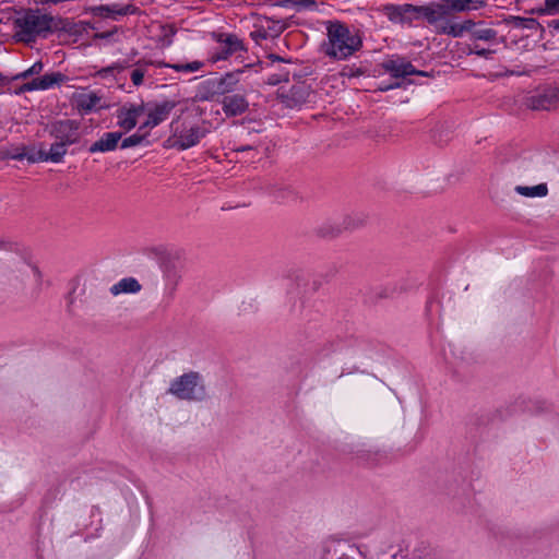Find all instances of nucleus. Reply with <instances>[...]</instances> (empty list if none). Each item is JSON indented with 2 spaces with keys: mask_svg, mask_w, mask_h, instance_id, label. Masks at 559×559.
Masks as SVG:
<instances>
[{
  "mask_svg": "<svg viewBox=\"0 0 559 559\" xmlns=\"http://www.w3.org/2000/svg\"><path fill=\"white\" fill-rule=\"evenodd\" d=\"M326 40L322 43V52L334 60H346L362 47L361 37L350 31L341 21L325 22Z\"/></svg>",
  "mask_w": 559,
  "mask_h": 559,
  "instance_id": "f257e3e1",
  "label": "nucleus"
},
{
  "mask_svg": "<svg viewBox=\"0 0 559 559\" xmlns=\"http://www.w3.org/2000/svg\"><path fill=\"white\" fill-rule=\"evenodd\" d=\"M14 38L17 41L29 44L37 37H47L58 28V25L53 16L43 14L39 10L28 9L14 20Z\"/></svg>",
  "mask_w": 559,
  "mask_h": 559,
  "instance_id": "f03ea898",
  "label": "nucleus"
},
{
  "mask_svg": "<svg viewBox=\"0 0 559 559\" xmlns=\"http://www.w3.org/2000/svg\"><path fill=\"white\" fill-rule=\"evenodd\" d=\"M168 393L180 400L202 401L206 395V390L200 374L190 371L175 379L168 389Z\"/></svg>",
  "mask_w": 559,
  "mask_h": 559,
  "instance_id": "7ed1b4c3",
  "label": "nucleus"
},
{
  "mask_svg": "<svg viewBox=\"0 0 559 559\" xmlns=\"http://www.w3.org/2000/svg\"><path fill=\"white\" fill-rule=\"evenodd\" d=\"M233 151L236 153L252 152V160L259 159L261 152L267 156L270 152L267 135L261 130L241 131L233 141Z\"/></svg>",
  "mask_w": 559,
  "mask_h": 559,
  "instance_id": "20e7f679",
  "label": "nucleus"
},
{
  "mask_svg": "<svg viewBox=\"0 0 559 559\" xmlns=\"http://www.w3.org/2000/svg\"><path fill=\"white\" fill-rule=\"evenodd\" d=\"M80 122L71 119L53 121L49 126V134L56 140L69 145L80 140Z\"/></svg>",
  "mask_w": 559,
  "mask_h": 559,
  "instance_id": "39448f33",
  "label": "nucleus"
},
{
  "mask_svg": "<svg viewBox=\"0 0 559 559\" xmlns=\"http://www.w3.org/2000/svg\"><path fill=\"white\" fill-rule=\"evenodd\" d=\"M559 104V90L547 87L526 98L525 105L533 110H550Z\"/></svg>",
  "mask_w": 559,
  "mask_h": 559,
  "instance_id": "423d86ee",
  "label": "nucleus"
},
{
  "mask_svg": "<svg viewBox=\"0 0 559 559\" xmlns=\"http://www.w3.org/2000/svg\"><path fill=\"white\" fill-rule=\"evenodd\" d=\"M209 130L201 126H193L174 134V146L180 151L197 145L207 134Z\"/></svg>",
  "mask_w": 559,
  "mask_h": 559,
  "instance_id": "0eeeda50",
  "label": "nucleus"
},
{
  "mask_svg": "<svg viewBox=\"0 0 559 559\" xmlns=\"http://www.w3.org/2000/svg\"><path fill=\"white\" fill-rule=\"evenodd\" d=\"M382 68L389 72L393 78H406L407 75H421L427 76L428 73L421 70H416L415 67L404 58H395L386 60L382 63Z\"/></svg>",
  "mask_w": 559,
  "mask_h": 559,
  "instance_id": "6e6552de",
  "label": "nucleus"
},
{
  "mask_svg": "<svg viewBox=\"0 0 559 559\" xmlns=\"http://www.w3.org/2000/svg\"><path fill=\"white\" fill-rule=\"evenodd\" d=\"M64 79H66V75H63L60 72L47 73L40 78H36V79L32 80L31 82L23 84L19 88V93H24V92H29V91H35V90H47V88L53 86L55 84L63 82Z\"/></svg>",
  "mask_w": 559,
  "mask_h": 559,
  "instance_id": "1a4fd4ad",
  "label": "nucleus"
},
{
  "mask_svg": "<svg viewBox=\"0 0 559 559\" xmlns=\"http://www.w3.org/2000/svg\"><path fill=\"white\" fill-rule=\"evenodd\" d=\"M223 111L228 117L242 115L247 111L249 103L241 94L227 95L222 100Z\"/></svg>",
  "mask_w": 559,
  "mask_h": 559,
  "instance_id": "9d476101",
  "label": "nucleus"
},
{
  "mask_svg": "<svg viewBox=\"0 0 559 559\" xmlns=\"http://www.w3.org/2000/svg\"><path fill=\"white\" fill-rule=\"evenodd\" d=\"M68 145L69 144L57 140L53 144H51L48 152H46L44 150H39L37 157L31 155L27 157V160L31 163H35L37 160H41V162L50 160L52 163H60L62 160L63 156L67 154Z\"/></svg>",
  "mask_w": 559,
  "mask_h": 559,
  "instance_id": "9b49d317",
  "label": "nucleus"
},
{
  "mask_svg": "<svg viewBox=\"0 0 559 559\" xmlns=\"http://www.w3.org/2000/svg\"><path fill=\"white\" fill-rule=\"evenodd\" d=\"M242 73V70H237L235 72H228L219 79L213 80L210 84L213 87V93L225 95L233 92L236 88V85L239 82V74Z\"/></svg>",
  "mask_w": 559,
  "mask_h": 559,
  "instance_id": "f8f14e48",
  "label": "nucleus"
},
{
  "mask_svg": "<svg viewBox=\"0 0 559 559\" xmlns=\"http://www.w3.org/2000/svg\"><path fill=\"white\" fill-rule=\"evenodd\" d=\"M144 112V106H132L130 108H121L118 111V126L126 131L132 130L136 123L138 118Z\"/></svg>",
  "mask_w": 559,
  "mask_h": 559,
  "instance_id": "ddd939ff",
  "label": "nucleus"
},
{
  "mask_svg": "<svg viewBox=\"0 0 559 559\" xmlns=\"http://www.w3.org/2000/svg\"><path fill=\"white\" fill-rule=\"evenodd\" d=\"M122 138L121 132H107L99 140L94 142L88 151L90 153H106L112 152L118 147V144Z\"/></svg>",
  "mask_w": 559,
  "mask_h": 559,
  "instance_id": "4468645a",
  "label": "nucleus"
},
{
  "mask_svg": "<svg viewBox=\"0 0 559 559\" xmlns=\"http://www.w3.org/2000/svg\"><path fill=\"white\" fill-rule=\"evenodd\" d=\"M176 107L174 100H165L160 104H156L147 114L148 123L151 128L158 126L160 122L166 120L170 111Z\"/></svg>",
  "mask_w": 559,
  "mask_h": 559,
  "instance_id": "2eb2a0df",
  "label": "nucleus"
},
{
  "mask_svg": "<svg viewBox=\"0 0 559 559\" xmlns=\"http://www.w3.org/2000/svg\"><path fill=\"white\" fill-rule=\"evenodd\" d=\"M245 50L243 43L236 35L229 34L226 36V39L223 41L219 50L216 53L217 60H225L233 53L237 51Z\"/></svg>",
  "mask_w": 559,
  "mask_h": 559,
  "instance_id": "dca6fc26",
  "label": "nucleus"
},
{
  "mask_svg": "<svg viewBox=\"0 0 559 559\" xmlns=\"http://www.w3.org/2000/svg\"><path fill=\"white\" fill-rule=\"evenodd\" d=\"M141 284L134 277H124L110 287L114 296L119 294H135L141 290Z\"/></svg>",
  "mask_w": 559,
  "mask_h": 559,
  "instance_id": "f3484780",
  "label": "nucleus"
},
{
  "mask_svg": "<svg viewBox=\"0 0 559 559\" xmlns=\"http://www.w3.org/2000/svg\"><path fill=\"white\" fill-rule=\"evenodd\" d=\"M484 4V0H443V7H445L447 12L469 11L483 7Z\"/></svg>",
  "mask_w": 559,
  "mask_h": 559,
  "instance_id": "a211bd4d",
  "label": "nucleus"
},
{
  "mask_svg": "<svg viewBox=\"0 0 559 559\" xmlns=\"http://www.w3.org/2000/svg\"><path fill=\"white\" fill-rule=\"evenodd\" d=\"M414 10L420 11L430 24L437 23L444 14L448 13L445 7H443V1L438 4L437 8L419 7L414 8Z\"/></svg>",
  "mask_w": 559,
  "mask_h": 559,
  "instance_id": "6ab92c4d",
  "label": "nucleus"
},
{
  "mask_svg": "<svg viewBox=\"0 0 559 559\" xmlns=\"http://www.w3.org/2000/svg\"><path fill=\"white\" fill-rule=\"evenodd\" d=\"M19 272L26 281L35 284L36 286H40L41 273L36 265L23 263L22 266L19 269Z\"/></svg>",
  "mask_w": 559,
  "mask_h": 559,
  "instance_id": "aec40b11",
  "label": "nucleus"
},
{
  "mask_svg": "<svg viewBox=\"0 0 559 559\" xmlns=\"http://www.w3.org/2000/svg\"><path fill=\"white\" fill-rule=\"evenodd\" d=\"M515 191L523 197L534 198L547 195L548 188L546 183H539L534 187L518 186L515 187Z\"/></svg>",
  "mask_w": 559,
  "mask_h": 559,
  "instance_id": "412c9836",
  "label": "nucleus"
},
{
  "mask_svg": "<svg viewBox=\"0 0 559 559\" xmlns=\"http://www.w3.org/2000/svg\"><path fill=\"white\" fill-rule=\"evenodd\" d=\"M100 98L94 94H82L78 98V108L84 112L93 110L97 104L99 103Z\"/></svg>",
  "mask_w": 559,
  "mask_h": 559,
  "instance_id": "4be33fe9",
  "label": "nucleus"
},
{
  "mask_svg": "<svg viewBox=\"0 0 559 559\" xmlns=\"http://www.w3.org/2000/svg\"><path fill=\"white\" fill-rule=\"evenodd\" d=\"M159 66L171 68L178 72H195L203 67V62L201 61H192L187 63H164L160 62Z\"/></svg>",
  "mask_w": 559,
  "mask_h": 559,
  "instance_id": "5701e85b",
  "label": "nucleus"
},
{
  "mask_svg": "<svg viewBox=\"0 0 559 559\" xmlns=\"http://www.w3.org/2000/svg\"><path fill=\"white\" fill-rule=\"evenodd\" d=\"M437 32L452 37L462 36V28L459 27V23L444 22L443 24L438 25Z\"/></svg>",
  "mask_w": 559,
  "mask_h": 559,
  "instance_id": "b1692460",
  "label": "nucleus"
},
{
  "mask_svg": "<svg viewBox=\"0 0 559 559\" xmlns=\"http://www.w3.org/2000/svg\"><path fill=\"white\" fill-rule=\"evenodd\" d=\"M537 14H559V0H545L544 8L536 10Z\"/></svg>",
  "mask_w": 559,
  "mask_h": 559,
  "instance_id": "393cba45",
  "label": "nucleus"
},
{
  "mask_svg": "<svg viewBox=\"0 0 559 559\" xmlns=\"http://www.w3.org/2000/svg\"><path fill=\"white\" fill-rule=\"evenodd\" d=\"M473 38L479 39V40H492L497 36V32L492 28H483L477 29L472 33Z\"/></svg>",
  "mask_w": 559,
  "mask_h": 559,
  "instance_id": "a878e982",
  "label": "nucleus"
},
{
  "mask_svg": "<svg viewBox=\"0 0 559 559\" xmlns=\"http://www.w3.org/2000/svg\"><path fill=\"white\" fill-rule=\"evenodd\" d=\"M145 134H139L134 133L126 139L122 140L120 147L121 148H129L132 146H136L141 144L145 140Z\"/></svg>",
  "mask_w": 559,
  "mask_h": 559,
  "instance_id": "bb28decb",
  "label": "nucleus"
},
{
  "mask_svg": "<svg viewBox=\"0 0 559 559\" xmlns=\"http://www.w3.org/2000/svg\"><path fill=\"white\" fill-rule=\"evenodd\" d=\"M289 80V72L285 70H281L278 73H273L269 80L267 83L271 85H276L281 82H287Z\"/></svg>",
  "mask_w": 559,
  "mask_h": 559,
  "instance_id": "cd10ccee",
  "label": "nucleus"
},
{
  "mask_svg": "<svg viewBox=\"0 0 559 559\" xmlns=\"http://www.w3.org/2000/svg\"><path fill=\"white\" fill-rule=\"evenodd\" d=\"M269 21L271 22V20H269ZM285 28H286L285 23H283L281 21H272V25H270L266 31H269L270 36L275 37V36H278L280 34H282Z\"/></svg>",
  "mask_w": 559,
  "mask_h": 559,
  "instance_id": "c85d7f7f",
  "label": "nucleus"
},
{
  "mask_svg": "<svg viewBox=\"0 0 559 559\" xmlns=\"http://www.w3.org/2000/svg\"><path fill=\"white\" fill-rule=\"evenodd\" d=\"M110 8H114V11H109L111 14H118V15H127L132 14L135 12V8L132 4H127L124 7L118 8L117 4L110 5Z\"/></svg>",
  "mask_w": 559,
  "mask_h": 559,
  "instance_id": "c756f323",
  "label": "nucleus"
},
{
  "mask_svg": "<svg viewBox=\"0 0 559 559\" xmlns=\"http://www.w3.org/2000/svg\"><path fill=\"white\" fill-rule=\"evenodd\" d=\"M364 74H365V70H362L361 68H354V67H345L341 72L342 76H347L349 79L361 76Z\"/></svg>",
  "mask_w": 559,
  "mask_h": 559,
  "instance_id": "7c9ffc66",
  "label": "nucleus"
},
{
  "mask_svg": "<svg viewBox=\"0 0 559 559\" xmlns=\"http://www.w3.org/2000/svg\"><path fill=\"white\" fill-rule=\"evenodd\" d=\"M144 71L141 69H134L131 73V81L135 86H139L143 83Z\"/></svg>",
  "mask_w": 559,
  "mask_h": 559,
  "instance_id": "2f4dec72",
  "label": "nucleus"
},
{
  "mask_svg": "<svg viewBox=\"0 0 559 559\" xmlns=\"http://www.w3.org/2000/svg\"><path fill=\"white\" fill-rule=\"evenodd\" d=\"M515 25L523 27H532L533 25H538V22L534 19H525V17H515Z\"/></svg>",
  "mask_w": 559,
  "mask_h": 559,
  "instance_id": "473e14b6",
  "label": "nucleus"
},
{
  "mask_svg": "<svg viewBox=\"0 0 559 559\" xmlns=\"http://www.w3.org/2000/svg\"><path fill=\"white\" fill-rule=\"evenodd\" d=\"M251 37L255 40V41H260V40H264L266 39L267 37H270V33L269 31H266L265 28H259L254 32L251 33Z\"/></svg>",
  "mask_w": 559,
  "mask_h": 559,
  "instance_id": "72a5a7b5",
  "label": "nucleus"
},
{
  "mask_svg": "<svg viewBox=\"0 0 559 559\" xmlns=\"http://www.w3.org/2000/svg\"><path fill=\"white\" fill-rule=\"evenodd\" d=\"M109 11H114V8H110V5H99L94 9L95 15L106 17L109 16Z\"/></svg>",
  "mask_w": 559,
  "mask_h": 559,
  "instance_id": "f704fd0d",
  "label": "nucleus"
},
{
  "mask_svg": "<svg viewBox=\"0 0 559 559\" xmlns=\"http://www.w3.org/2000/svg\"><path fill=\"white\" fill-rule=\"evenodd\" d=\"M44 64L40 61L35 62L29 69L26 70V74L34 75L39 74L43 71Z\"/></svg>",
  "mask_w": 559,
  "mask_h": 559,
  "instance_id": "c9c22d12",
  "label": "nucleus"
},
{
  "mask_svg": "<svg viewBox=\"0 0 559 559\" xmlns=\"http://www.w3.org/2000/svg\"><path fill=\"white\" fill-rule=\"evenodd\" d=\"M469 52L471 53H475V55H477L479 57L488 58L492 53V50L485 49V48L478 49V47L475 46V48L471 49Z\"/></svg>",
  "mask_w": 559,
  "mask_h": 559,
  "instance_id": "e433bc0d",
  "label": "nucleus"
},
{
  "mask_svg": "<svg viewBox=\"0 0 559 559\" xmlns=\"http://www.w3.org/2000/svg\"><path fill=\"white\" fill-rule=\"evenodd\" d=\"M475 26V22L472 21V20H466L464 21L463 23H460L459 24V27L462 28V35L465 33V32H471L473 29V27Z\"/></svg>",
  "mask_w": 559,
  "mask_h": 559,
  "instance_id": "4c0bfd02",
  "label": "nucleus"
},
{
  "mask_svg": "<svg viewBox=\"0 0 559 559\" xmlns=\"http://www.w3.org/2000/svg\"><path fill=\"white\" fill-rule=\"evenodd\" d=\"M126 67L124 66H121V64H114L111 67H108V68H105L103 70L99 71L100 74L103 73H108V72H112L115 70H117L118 72L122 71Z\"/></svg>",
  "mask_w": 559,
  "mask_h": 559,
  "instance_id": "58836bf2",
  "label": "nucleus"
},
{
  "mask_svg": "<svg viewBox=\"0 0 559 559\" xmlns=\"http://www.w3.org/2000/svg\"><path fill=\"white\" fill-rule=\"evenodd\" d=\"M296 5L302 7V8H312L316 5L314 0H296Z\"/></svg>",
  "mask_w": 559,
  "mask_h": 559,
  "instance_id": "ea45409f",
  "label": "nucleus"
},
{
  "mask_svg": "<svg viewBox=\"0 0 559 559\" xmlns=\"http://www.w3.org/2000/svg\"><path fill=\"white\" fill-rule=\"evenodd\" d=\"M402 86V82H395L393 84H389V85H383V86H380L379 87V91L381 92H386L389 90H393V88H399Z\"/></svg>",
  "mask_w": 559,
  "mask_h": 559,
  "instance_id": "a19ab883",
  "label": "nucleus"
},
{
  "mask_svg": "<svg viewBox=\"0 0 559 559\" xmlns=\"http://www.w3.org/2000/svg\"><path fill=\"white\" fill-rule=\"evenodd\" d=\"M177 283H178V277H175L170 287H169V295L173 296L175 290H176V286H177Z\"/></svg>",
  "mask_w": 559,
  "mask_h": 559,
  "instance_id": "79ce46f5",
  "label": "nucleus"
},
{
  "mask_svg": "<svg viewBox=\"0 0 559 559\" xmlns=\"http://www.w3.org/2000/svg\"><path fill=\"white\" fill-rule=\"evenodd\" d=\"M277 4L282 5V7H287L289 4L296 5V0H283V1H280Z\"/></svg>",
  "mask_w": 559,
  "mask_h": 559,
  "instance_id": "37998d69",
  "label": "nucleus"
},
{
  "mask_svg": "<svg viewBox=\"0 0 559 559\" xmlns=\"http://www.w3.org/2000/svg\"><path fill=\"white\" fill-rule=\"evenodd\" d=\"M28 76H29V75H28V74H26V70H25L24 72H21V73H19V74H16V75H14V76L12 78V80H21V79H26V78H28Z\"/></svg>",
  "mask_w": 559,
  "mask_h": 559,
  "instance_id": "c03bdc74",
  "label": "nucleus"
},
{
  "mask_svg": "<svg viewBox=\"0 0 559 559\" xmlns=\"http://www.w3.org/2000/svg\"><path fill=\"white\" fill-rule=\"evenodd\" d=\"M11 80H9L7 76L0 74V87L7 85L10 83Z\"/></svg>",
  "mask_w": 559,
  "mask_h": 559,
  "instance_id": "a18cd8bd",
  "label": "nucleus"
},
{
  "mask_svg": "<svg viewBox=\"0 0 559 559\" xmlns=\"http://www.w3.org/2000/svg\"><path fill=\"white\" fill-rule=\"evenodd\" d=\"M548 26L554 28V29H558L559 31V20H554V21L549 22Z\"/></svg>",
  "mask_w": 559,
  "mask_h": 559,
  "instance_id": "49530a36",
  "label": "nucleus"
},
{
  "mask_svg": "<svg viewBox=\"0 0 559 559\" xmlns=\"http://www.w3.org/2000/svg\"><path fill=\"white\" fill-rule=\"evenodd\" d=\"M25 157H26V158L28 157V156H26V154H25V153H19V154L12 155V158H13V159H17V160H21V159H23V158H25Z\"/></svg>",
  "mask_w": 559,
  "mask_h": 559,
  "instance_id": "de8ad7c7",
  "label": "nucleus"
},
{
  "mask_svg": "<svg viewBox=\"0 0 559 559\" xmlns=\"http://www.w3.org/2000/svg\"><path fill=\"white\" fill-rule=\"evenodd\" d=\"M270 58L273 60V61H277V62H284V59L278 57V56H275V55H271Z\"/></svg>",
  "mask_w": 559,
  "mask_h": 559,
  "instance_id": "09e8293b",
  "label": "nucleus"
},
{
  "mask_svg": "<svg viewBox=\"0 0 559 559\" xmlns=\"http://www.w3.org/2000/svg\"><path fill=\"white\" fill-rule=\"evenodd\" d=\"M145 128H151V124L148 123V119L142 126H140L139 130H143Z\"/></svg>",
  "mask_w": 559,
  "mask_h": 559,
  "instance_id": "8fccbe9b",
  "label": "nucleus"
},
{
  "mask_svg": "<svg viewBox=\"0 0 559 559\" xmlns=\"http://www.w3.org/2000/svg\"><path fill=\"white\" fill-rule=\"evenodd\" d=\"M341 230L337 228L335 231L332 233V236H335L340 233Z\"/></svg>",
  "mask_w": 559,
  "mask_h": 559,
  "instance_id": "3c124183",
  "label": "nucleus"
}]
</instances>
